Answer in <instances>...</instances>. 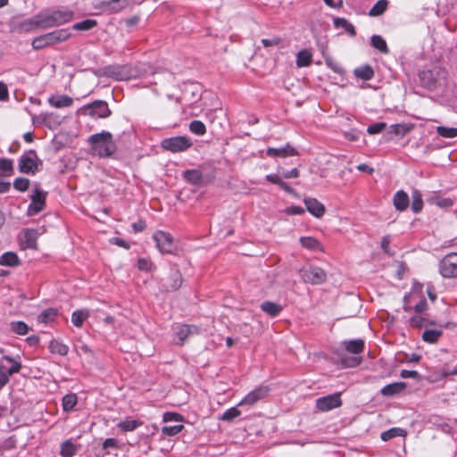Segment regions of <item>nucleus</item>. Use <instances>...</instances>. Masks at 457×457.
Returning <instances> with one entry per match:
<instances>
[{
    "label": "nucleus",
    "instance_id": "nucleus-54",
    "mask_svg": "<svg viewBox=\"0 0 457 457\" xmlns=\"http://www.w3.org/2000/svg\"><path fill=\"white\" fill-rule=\"evenodd\" d=\"M386 125L384 122L375 123V124L370 125L367 129V131L370 135L378 134V133H380L386 128Z\"/></svg>",
    "mask_w": 457,
    "mask_h": 457
},
{
    "label": "nucleus",
    "instance_id": "nucleus-61",
    "mask_svg": "<svg viewBox=\"0 0 457 457\" xmlns=\"http://www.w3.org/2000/svg\"><path fill=\"white\" fill-rule=\"evenodd\" d=\"M286 212L289 215H300L304 212V210L300 206H290L287 208Z\"/></svg>",
    "mask_w": 457,
    "mask_h": 457
},
{
    "label": "nucleus",
    "instance_id": "nucleus-1",
    "mask_svg": "<svg viewBox=\"0 0 457 457\" xmlns=\"http://www.w3.org/2000/svg\"><path fill=\"white\" fill-rule=\"evenodd\" d=\"M93 154L99 157H110L116 151L112 135L108 131L93 134L88 137Z\"/></svg>",
    "mask_w": 457,
    "mask_h": 457
},
{
    "label": "nucleus",
    "instance_id": "nucleus-28",
    "mask_svg": "<svg viewBox=\"0 0 457 457\" xmlns=\"http://www.w3.org/2000/svg\"><path fill=\"white\" fill-rule=\"evenodd\" d=\"M261 309L271 317H276L282 311V306L273 302H264L261 305Z\"/></svg>",
    "mask_w": 457,
    "mask_h": 457
},
{
    "label": "nucleus",
    "instance_id": "nucleus-51",
    "mask_svg": "<svg viewBox=\"0 0 457 457\" xmlns=\"http://www.w3.org/2000/svg\"><path fill=\"white\" fill-rule=\"evenodd\" d=\"M0 170L4 172L5 175H11L13 170L12 161L6 158L0 159Z\"/></svg>",
    "mask_w": 457,
    "mask_h": 457
},
{
    "label": "nucleus",
    "instance_id": "nucleus-18",
    "mask_svg": "<svg viewBox=\"0 0 457 457\" xmlns=\"http://www.w3.org/2000/svg\"><path fill=\"white\" fill-rule=\"evenodd\" d=\"M182 284V276L179 270H174L170 273L169 278L163 285L167 291L177 290Z\"/></svg>",
    "mask_w": 457,
    "mask_h": 457
},
{
    "label": "nucleus",
    "instance_id": "nucleus-40",
    "mask_svg": "<svg viewBox=\"0 0 457 457\" xmlns=\"http://www.w3.org/2000/svg\"><path fill=\"white\" fill-rule=\"evenodd\" d=\"M404 434L405 432L403 429L400 428H392L388 430L382 432L380 437L383 441H388L397 436H404Z\"/></svg>",
    "mask_w": 457,
    "mask_h": 457
},
{
    "label": "nucleus",
    "instance_id": "nucleus-11",
    "mask_svg": "<svg viewBox=\"0 0 457 457\" xmlns=\"http://www.w3.org/2000/svg\"><path fill=\"white\" fill-rule=\"evenodd\" d=\"M341 405L342 401L339 393L318 398L316 401V407L321 411H328L335 408L340 407Z\"/></svg>",
    "mask_w": 457,
    "mask_h": 457
},
{
    "label": "nucleus",
    "instance_id": "nucleus-33",
    "mask_svg": "<svg viewBox=\"0 0 457 457\" xmlns=\"http://www.w3.org/2000/svg\"><path fill=\"white\" fill-rule=\"evenodd\" d=\"M388 5L387 0H378L373 7L369 11V15L377 17L385 12Z\"/></svg>",
    "mask_w": 457,
    "mask_h": 457
},
{
    "label": "nucleus",
    "instance_id": "nucleus-29",
    "mask_svg": "<svg viewBox=\"0 0 457 457\" xmlns=\"http://www.w3.org/2000/svg\"><path fill=\"white\" fill-rule=\"evenodd\" d=\"M404 388H405V383H403V382H396V383H393V384H389V385L385 386L381 389L380 392H381V394L383 395H395L397 393H400Z\"/></svg>",
    "mask_w": 457,
    "mask_h": 457
},
{
    "label": "nucleus",
    "instance_id": "nucleus-48",
    "mask_svg": "<svg viewBox=\"0 0 457 457\" xmlns=\"http://www.w3.org/2000/svg\"><path fill=\"white\" fill-rule=\"evenodd\" d=\"M241 411L237 407L228 409L220 417L221 420L232 421L235 418L240 416Z\"/></svg>",
    "mask_w": 457,
    "mask_h": 457
},
{
    "label": "nucleus",
    "instance_id": "nucleus-13",
    "mask_svg": "<svg viewBox=\"0 0 457 457\" xmlns=\"http://www.w3.org/2000/svg\"><path fill=\"white\" fill-rule=\"evenodd\" d=\"M199 328L195 326L189 325H180L178 327L177 331L175 332V337L173 338L175 344L183 345L185 341L193 335L198 334Z\"/></svg>",
    "mask_w": 457,
    "mask_h": 457
},
{
    "label": "nucleus",
    "instance_id": "nucleus-50",
    "mask_svg": "<svg viewBox=\"0 0 457 457\" xmlns=\"http://www.w3.org/2000/svg\"><path fill=\"white\" fill-rule=\"evenodd\" d=\"M183 428V425L165 426L162 428V432L165 436H173L181 432Z\"/></svg>",
    "mask_w": 457,
    "mask_h": 457
},
{
    "label": "nucleus",
    "instance_id": "nucleus-39",
    "mask_svg": "<svg viewBox=\"0 0 457 457\" xmlns=\"http://www.w3.org/2000/svg\"><path fill=\"white\" fill-rule=\"evenodd\" d=\"M371 45L374 48L378 49L383 54L388 53V47L385 39L378 35H374L371 37Z\"/></svg>",
    "mask_w": 457,
    "mask_h": 457
},
{
    "label": "nucleus",
    "instance_id": "nucleus-19",
    "mask_svg": "<svg viewBox=\"0 0 457 457\" xmlns=\"http://www.w3.org/2000/svg\"><path fill=\"white\" fill-rule=\"evenodd\" d=\"M37 231L35 229H27L24 231L22 245L26 248L37 249Z\"/></svg>",
    "mask_w": 457,
    "mask_h": 457
},
{
    "label": "nucleus",
    "instance_id": "nucleus-64",
    "mask_svg": "<svg viewBox=\"0 0 457 457\" xmlns=\"http://www.w3.org/2000/svg\"><path fill=\"white\" fill-rule=\"evenodd\" d=\"M282 177L285 179H294L299 177V170L296 168H294L290 170H287L283 172Z\"/></svg>",
    "mask_w": 457,
    "mask_h": 457
},
{
    "label": "nucleus",
    "instance_id": "nucleus-41",
    "mask_svg": "<svg viewBox=\"0 0 457 457\" xmlns=\"http://www.w3.org/2000/svg\"><path fill=\"white\" fill-rule=\"evenodd\" d=\"M78 398L75 394H68L62 398V408L64 411H71L77 404Z\"/></svg>",
    "mask_w": 457,
    "mask_h": 457
},
{
    "label": "nucleus",
    "instance_id": "nucleus-23",
    "mask_svg": "<svg viewBox=\"0 0 457 457\" xmlns=\"http://www.w3.org/2000/svg\"><path fill=\"white\" fill-rule=\"evenodd\" d=\"M345 349L352 353L357 354L363 351L364 341L361 339H354L344 342Z\"/></svg>",
    "mask_w": 457,
    "mask_h": 457
},
{
    "label": "nucleus",
    "instance_id": "nucleus-25",
    "mask_svg": "<svg viewBox=\"0 0 457 457\" xmlns=\"http://www.w3.org/2000/svg\"><path fill=\"white\" fill-rule=\"evenodd\" d=\"M312 54L306 49L301 50L296 54V65L299 68L308 67L312 63Z\"/></svg>",
    "mask_w": 457,
    "mask_h": 457
},
{
    "label": "nucleus",
    "instance_id": "nucleus-16",
    "mask_svg": "<svg viewBox=\"0 0 457 457\" xmlns=\"http://www.w3.org/2000/svg\"><path fill=\"white\" fill-rule=\"evenodd\" d=\"M307 211L316 218H320L325 213V206L315 198L304 199Z\"/></svg>",
    "mask_w": 457,
    "mask_h": 457
},
{
    "label": "nucleus",
    "instance_id": "nucleus-24",
    "mask_svg": "<svg viewBox=\"0 0 457 457\" xmlns=\"http://www.w3.org/2000/svg\"><path fill=\"white\" fill-rule=\"evenodd\" d=\"M411 208L414 213H419L423 209L422 195L418 189L411 191Z\"/></svg>",
    "mask_w": 457,
    "mask_h": 457
},
{
    "label": "nucleus",
    "instance_id": "nucleus-46",
    "mask_svg": "<svg viewBox=\"0 0 457 457\" xmlns=\"http://www.w3.org/2000/svg\"><path fill=\"white\" fill-rule=\"evenodd\" d=\"M48 35L51 36V39L54 44L64 41L71 37V33L65 29L56 30V31L48 33Z\"/></svg>",
    "mask_w": 457,
    "mask_h": 457
},
{
    "label": "nucleus",
    "instance_id": "nucleus-38",
    "mask_svg": "<svg viewBox=\"0 0 457 457\" xmlns=\"http://www.w3.org/2000/svg\"><path fill=\"white\" fill-rule=\"evenodd\" d=\"M354 74L360 79L369 80L374 76V71L370 66L365 65L355 69Z\"/></svg>",
    "mask_w": 457,
    "mask_h": 457
},
{
    "label": "nucleus",
    "instance_id": "nucleus-32",
    "mask_svg": "<svg viewBox=\"0 0 457 457\" xmlns=\"http://www.w3.org/2000/svg\"><path fill=\"white\" fill-rule=\"evenodd\" d=\"M10 329L17 335L25 336L29 333V327L23 321H12Z\"/></svg>",
    "mask_w": 457,
    "mask_h": 457
},
{
    "label": "nucleus",
    "instance_id": "nucleus-12",
    "mask_svg": "<svg viewBox=\"0 0 457 457\" xmlns=\"http://www.w3.org/2000/svg\"><path fill=\"white\" fill-rule=\"evenodd\" d=\"M270 392V388L266 386H261L259 387H256L250 393H248L237 404V406H252L254 403H256L258 401L265 398Z\"/></svg>",
    "mask_w": 457,
    "mask_h": 457
},
{
    "label": "nucleus",
    "instance_id": "nucleus-47",
    "mask_svg": "<svg viewBox=\"0 0 457 457\" xmlns=\"http://www.w3.org/2000/svg\"><path fill=\"white\" fill-rule=\"evenodd\" d=\"M334 25L337 28H343V29H345L351 35H355V29H354V27L353 26V24L348 22V21H346L344 18H336L334 20Z\"/></svg>",
    "mask_w": 457,
    "mask_h": 457
},
{
    "label": "nucleus",
    "instance_id": "nucleus-20",
    "mask_svg": "<svg viewBox=\"0 0 457 457\" xmlns=\"http://www.w3.org/2000/svg\"><path fill=\"white\" fill-rule=\"evenodd\" d=\"M103 6L113 12H120L129 6L128 0H103Z\"/></svg>",
    "mask_w": 457,
    "mask_h": 457
},
{
    "label": "nucleus",
    "instance_id": "nucleus-10",
    "mask_svg": "<svg viewBox=\"0 0 457 457\" xmlns=\"http://www.w3.org/2000/svg\"><path fill=\"white\" fill-rule=\"evenodd\" d=\"M440 272L445 278L457 277V253L448 254L441 261Z\"/></svg>",
    "mask_w": 457,
    "mask_h": 457
},
{
    "label": "nucleus",
    "instance_id": "nucleus-62",
    "mask_svg": "<svg viewBox=\"0 0 457 457\" xmlns=\"http://www.w3.org/2000/svg\"><path fill=\"white\" fill-rule=\"evenodd\" d=\"M110 243L114 244L118 246L123 247L125 249H129L130 247L129 244L119 237H112L110 239Z\"/></svg>",
    "mask_w": 457,
    "mask_h": 457
},
{
    "label": "nucleus",
    "instance_id": "nucleus-58",
    "mask_svg": "<svg viewBox=\"0 0 457 457\" xmlns=\"http://www.w3.org/2000/svg\"><path fill=\"white\" fill-rule=\"evenodd\" d=\"M345 367H355L361 362V359L358 357L345 358L342 360Z\"/></svg>",
    "mask_w": 457,
    "mask_h": 457
},
{
    "label": "nucleus",
    "instance_id": "nucleus-60",
    "mask_svg": "<svg viewBox=\"0 0 457 457\" xmlns=\"http://www.w3.org/2000/svg\"><path fill=\"white\" fill-rule=\"evenodd\" d=\"M116 70H117V71L114 69L109 68L108 71H106V74H108L109 76H111L118 80L125 79L126 77L120 73V71H119L120 68H117Z\"/></svg>",
    "mask_w": 457,
    "mask_h": 457
},
{
    "label": "nucleus",
    "instance_id": "nucleus-4",
    "mask_svg": "<svg viewBox=\"0 0 457 457\" xmlns=\"http://www.w3.org/2000/svg\"><path fill=\"white\" fill-rule=\"evenodd\" d=\"M192 141L190 138L185 136L173 137L165 138L161 142V146L167 151L171 153H179L187 151L192 146Z\"/></svg>",
    "mask_w": 457,
    "mask_h": 457
},
{
    "label": "nucleus",
    "instance_id": "nucleus-6",
    "mask_svg": "<svg viewBox=\"0 0 457 457\" xmlns=\"http://www.w3.org/2000/svg\"><path fill=\"white\" fill-rule=\"evenodd\" d=\"M153 237L162 253H174L176 251V245L170 234L159 230L154 233Z\"/></svg>",
    "mask_w": 457,
    "mask_h": 457
},
{
    "label": "nucleus",
    "instance_id": "nucleus-27",
    "mask_svg": "<svg viewBox=\"0 0 457 457\" xmlns=\"http://www.w3.org/2000/svg\"><path fill=\"white\" fill-rule=\"evenodd\" d=\"M300 243L303 247L312 251H321L322 247L320 243L314 237H303L300 238Z\"/></svg>",
    "mask_w": 457,
    "mask_h": 457
},
{
    "label": "nucleus",
    "instance_id": "nucleus-2",
    "mask_svg": "<svg viewBox=\"0 0 457 457\" xmlns=\"http://www.w3.org/2000/svg\"><path fill=\"white\" fill-rule=\"evenodd\" d=\"M73 15V12L69 9H59L49 13L37 15L35 18V24L40 29L60 26L71 21Z\"/></svg>",
    "mask_w": 457,
    "mask_h": 457
},
{
    "label": "nucleus",
    "instance_id": "nucleus-37",
    "mask_svg": "<svg viewBox=\"0 0 457 457\" xmlns=\"http://www.w3.org/2000/svg\"><path fill=\"white\" fill-rule=\"evenodd\" d=\"M57 315V311L54 308H49L43 311L37 317V321L40 323L47 324L54 320Z\"/></svg>",
    "mask_w": 457,
    "mask_h": 457
},
{
    "label": "nucleus",
    "instance_id": "nucleus-36",
    "mask_svg": "<svg viewBox=\"0 0 457 457\" xmlns=\"http://www.w3.org/2000/svg\"><path fill=\"white\" fill-rule=\"evenodd\" d=\"M184 178L194 185H198L202 182V173L198 170H187L184 172Z\"/></svg>",
    "mask_w": 457,
    "mask_h": 457
},
{
    "label": "nucleus",
    "instance_id": "nucleus-56",
    "mask_svg": "<svg viewBox=\"0 0 457 457\" xmlns=\"http://www.w3.org/2000/svg\"><path fill=\"white\" fill-rule=\"evenodd\" d=\"M181 416L176 412H165L163 414V421L169 422V421H180Z\"/></svg>",
    "mask_w": 457,
    "mask_h": 457
},
{
    "label": "nucleus",
    "instance_id": "nucleus-26",
    "mask_svg": "<svg viewBox=\"0 0 457 457\" xmlns=\"http://www.w3.org/2000/svg\"><path fill=\"white\" fill-rule=\"evenodd\" d=\"M77 451L78 447L69 439L62 443L60 454L62 457H72L77 453Z\"/></svg>",
    "mask_w": 457,
    "mask_h": 457
},
{
    "label": "nucleus",
    "instance_id": "nucleus-43",
    "mask_svg": "<svg viewBox=\"0 0 457 457\" xmlns=\"http://www.w3.org/2000/svg\"><path fill=\"white\" fill-rule=\"evenodd\" d=\"M141 423L136 420H122L118 424V428L124 432H129L135 430L139 427Z\"/></svg>",
    "mask_w": 457,
    "mask_h": 457
},
{
    "label": "nucleus",
    "instance_id": "nucleus-52",
    "mask_svg": "<svg viewBox=\"0 0 457 457\" xmlns=\"http://www.w3.org/2000/svg\"><path fill=\"white\" fill-rule=\"evenodd\" d=\"M15 189L21 192H25L29 187V179L26 178H17L13 182Z\"/></svg>",
    "mask_w": 457,
    "mask_h": 457
},
{
    "label": "nucleus",
    "instance_id": "nucleus-3",
    "mask_svg": "<svg viewBox=\"0 0 457 457\" xmlns=\"http://www.w3.org/2000/svg\"><path fill=\"white\" fill-rule=\"evenodd\" d=\"M447 71L440 66L425 69L419 73L420 83L423 87L432 89L445 85Z\"/></svg>",
    "mask_w": 457,
    "mask_h": 457
},
{
    "label": "nucleus",
    "instance_id": "nucleus-14",
    "mask_svg": "<svg viewBox=\"0 0 457 457\" xmlns=\"http://www.w3.org/2000/svg\"><path fill=\"white\" fill-rule=\"evenodd\" d=\"M266 154L272 158H287L289 156H295L298 154L297 150L290 144H287L285 146L274 148L269 147L266 150Z\"/></svg>",
    "mask_w": 457,
    "mask_h": 457
},
{
    "label": "nucleus",
    "instance_id": "nucleus-7",
    "mask_svg": "<svg viewBox=\"0 0 457 457\" xmlns=\"http://www.w3.org/2000/svg\"><path fill=\"white\" fill-rule=\"evenodd\" d=\"M302 279L304 283H310L313 285L322 284L326 278V272L319 267L310 266L307 269L300 270Z\"/></svg>",
    "mask_w": 457,
    "mask_h": 457
},
{
    "label": "nucleus",
    "instance_id": "nucleus-15",
    "mask_svg": "<svg viewBox=\"0 0 457 457\" xmlns=\"http://www.w3.org/2000/svg\"><path fill=\"white\" fill-rule=\"evenodd\" d=\"M4 361H6L9 365H6L4 363H1L0 365V374L5 375L7 380L9 381V378L11 376H12L15 373L20 372L21 369V364L18 361H15L12 358L9 356H4L3 358Z\"/></svg>",
    "mask_w": 457,
    "mask_h": 457
},
{
    "label": "nucleus",
    "instance_id": "nucleus-31",
    "mask_svg": "<svg viewBox=\"0 0 457 457\" xmlns=\"http://www.w3.org/2000/svg\"><path fill=\"white\" fill-rule=\"evenodd\" d=\"M89 317V311L81 309L77 310L72 313L71 321L74 326L79 328L82 326L84 320Z\"/></svg>",
    "mask_w": 457,
    "mask_h": 457
},
{
    "label": "nucleus",
    "instance_id": "nucleus-8",
    "mask_svg": "<svg viewBox=\"0 0 457 457\" xmlns=\"http://www.w3.org/2000/svg\"><path fill=\"white\" fill-rule=\"evenodd\" d=\"M31 203L28 207V215L33 216L39 213L46 206V192L35 187L31 194Z\"/></svg>",
    "mask_w": 457,
    "mask_h": 457
},
{
    "label": "nucleus",
    "instance_id": "nucleus-63",
    "mask_svg": "<svg viewBox=\"0 0 457 457\" xmlns=\"http://www.w3.org/2000/svg\"><path fill=\"white\" fill-rule=\"evenodd\" d=\"M151 265L152 264L146 259L144 258L139 259L137 262V267L141 270H149Z\"/></svg>",
    "mask_w": 457,
    "mask_h": 457
},
{
    "label": "nucleus",
    "instance_id": "nucleus-21",
    "mask_svg": "<svg viewBox=\"0 0 457 457\" xmlns=\"http://www.w3.org/2000/svg\"><path fill=\"white\" fill-rule=\"evenodd\" d=\"M48 103L55 108H63L71 106L73 104V99L69 96L62 95L49 97Z\"/></svg>",
    "mask_w": 457,
    "mask_h": 457
},
{
    "label": "nucleus",
    "instance_id": "nucleus-35",
    "mask_svg": "<svg viewBox=\"0 0 457 457\" xmlns=\"http://www.w3.org/2000/svg\"><path fill=\"white\" fill-rule=\"evenodd\" d=\"M442 336V330L439 329H427L422 334V339L425 342L434 344L436 343Z\"/></svg>",
    "mask_w": 457,
    "mask_h": 457
},
{
    "label": "nucleus",
    "instance_id": "nucleus-45",
    "mask_svg": "<svg viewBox=\"0 0 457 457\" xmlns=\"http://www.w3.org/2000/svg\"><path fill=\"white\" fill-rule=\"evenodd\" d=\"M189 130L197 136H203L206 133V127L201 120H195L190 122Z\"/></svg>",
    "mask_w": 457,
    "mask_h": 457
},
{
    "label": "nucleus",
    "instance_id": "nucleus-59",
    "mask_svg": "<svg viewBox=\"0 0 457 457\" xmlns=\"http://www.w3.org/2000/svg\"><path fill=\"white\" fill-rule=\"evenodd\" d=\"M9 97L7 85L0 81V101H5Z\"/></svg>",
    "mask_w": 457,
    "mask_h": 457
},
{
    "label": "nucleus",
    "instance_id": "nucleus-22",
    "mask_svg": "<svg viewBox=\"0 0 457 457\" xmlns=\"http://www.w3.org/2000/svg\"><path fill=\"white\" fill-rule=\"evenodd\" d=\"M20 264L18 255L13 252H7L0 256V265L15 267Z\"/></svg>",
    "mask_w": 457,
    "mask_h": 457
},
{
    "label": "nucleus",
    "instance_id": "nucleus-49",
    "mask_svg": "<svg viewBox=\"0 0 457 457\" xmlns=\"http://www.w3.org/2000/svg\"><path fill=\"white\" fill-rule=\"evenodd\" d=\"M326 65L337 74H342L344 69L341 64L331 57L325 58Z\"/></svg>",
    "mask_w": 457,
    "mask_h": 457
},
{
    "label": "nucleus",
    "instance_id": "nucleus-17",
    "mask_svg": "<svg viewBox=\"0 0 457 457\" xmlns=\"http://www.w3.org/2000/svg\"><path fill=\"white\" fill-rule=\"evenodd\" d=\"M393 204L395 208L399 212H403L407 209L410 204L408 194L403 190H398L393 197Z\"/></svg>",
    "mask_w": 457,
    "mask_h": 457
},
{
    "label": "nucleus",
    "instance_id": "nucleus-5",
    "mask_svg": "<svg viewBox=\"0 0 457 457\" xmlns=\"http://www.w3.org/2000/svg\"><path fill=\"white\" fill-rule=\"evenodd\" d=\"M40 160L34 150L23 154L19 159V170L21 173L34 174L37 170Z\"/></svg>",
    "mask_w": 457,
    "mask_h": 457
},
{
    "label": "nucleus",
    "instance_id": "nucleus-30",
    "mask_svg": "<svg viewBox=\"0 0 457 457\" xmlns=\"http://www.w3.org/2000/svg\"><path fill=\"white\" fill-rule=\"evenodd\" d=\"M49 350L53 353H58L64 356L68 353L69 347L60 340L54 339L49 344Z\"/></svg>",
    "mask_w": 457,
    "mask_h": 457
},
{
    "label": "nucleus",
    "instance_id": "nucleus-9",
    "mask_svg": "<svg viewBox=\"0 0 457 457\" xmlns=\"http://www.w3.org/2000/svg\"><path fill=\"white\" fill-rule=\"evenodd\" d=\"M82 110L94 118H107L112 113L108 104L103 100H96L83 106Z\"/></svg>",
    "mask_w": 457,
    "mask_h": 457
},
{
    "label": "nucleus",
    "instance_id": "nucleus-57",
    "mask_svg": "<svg viewBox=\"0 0 457 457\" xmlns=\"http://www.w3.org/2000/svg\"><path fill=\"white\" fill-rule=\"evenodd\" d=\"M428 309V303L426 299H421L414 307V311L417 314H422Z\"/></svg>",
    "mask_w": 457,
    "mask_h": 457
},
{
    "label": "nucleus",
    "instance_id": "nucleus-34",
    "mask_svg": "<svg viewBox=\"0 0 457 457\" xmlns=\"http://www.w3.org/2000/svg\"><path fill=\"white\" fill-rule=\"evenodd\" d=\"M53 41L51 39V36L47 34L46 35H43V36H40V37H36L33 41H32V47L35 49V50H39L46 46H49V45H53Z\"/></svg>",
    "mask_w": 457,
    "mask_h": 457
},
{
    "label": "nucleus",
    "instance_id": "nucleus-44",
    "mask_svg": "<svg viewBox=\"0 0 457 457\" xmlns=\"http://www.w3.org/2000/svg\"><path fill=\"white\" fill-rule=\"evenodd\" d=\"M436 132L439 136L445 138H453L457 137V128H448L445 126H438Z\"/></svg>",
    "mask_w": 457,
    "mask_h": 457
},
{
    "label": "nucleus",
    "instance_id": "nucleus-53",
    "mask_svg": "<svg viewBox=\"0 0 457 457\" xmlns=\"http://www.w3.org/2000/svg\"><path fill=\"white\" fill-rule=\"evenodd\" d=\"M427 319L422 317L421 314H416L410 318L409 323L412 328H422L427 324Z\"/></svg>",
    "mask_w": 457,
    "mask_h": 457
},
{
    "label": "nucleus",
    "instance_id": "nucleus-55",
    "mask_svg": "<svg viewBox=\"0 0 457 457\" xmlns=\"http://www.w3.org/2000/svg\"><path fill=\"white\" fill-rule=\"evenodd\" d=\"M281 42V39L278 37H272V38H263L262 39V44L264 47H271L279 45Z\"/></svg>",
    "mask_w": 457,
    "mask_h": 457
},
{
    "label": "nucleus",
    "instance_id": "nucleus-42",
    "mask_svg": "<svg viewBox=\"0 0 457 457\" xmlns=\"http://www.w3.org/2000/svg\"><path fill=\"white\" fill-rule=\"evenodd\" d=\"M97 25V21L93 19H87L80 22H77L72 25V29L75 30H89Z\"/></svg>",
    "mask_w": 457,
    "mask_h": 457
}]
</instances>
